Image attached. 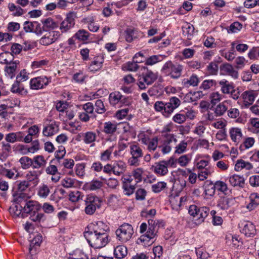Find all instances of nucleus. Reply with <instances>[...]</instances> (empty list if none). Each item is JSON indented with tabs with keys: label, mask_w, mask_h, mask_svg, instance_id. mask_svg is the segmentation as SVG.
Segmentation results:
<instances>
[{
	"label": "nucleus",
	"mask_w": 259,
	"mask_h": 259,
	"mask_svg": "<svg viewBox=\"0 0 259 259\" xmlns=\"http://www.w3.org/2000/svg\"><path fill=\"white\" fill-rule=\"evenodd\" d=\"M66 154L65 148L63 146L58 147V150L55 152V159H53L51 162H54L55 164L59 163L60 161L63 160L64 156Z\"/></svg>",
	"instance_id": "nucleus-46"
},
{
	"label": "nucleus",
	"mask_w": 259,
	"mask_h": 259,
	"mask_svg": "<svg viewBox=\"0 0 259 259\" xmlns=\"http://www.w3.org/2000/svg\"><path fill=\"white\" fill-rule=\"evenodd\" d=\"M166 56L162 55H152L145 59V64L147 65H153L158 62L162 61Z\"/></svg>",
	"instance_id": "nucleus-43"
},
{
	"label": "nucleus",
	"mask_w": 259,
	"mask_h": 259,
	"mask_svg": "<svg viewBox=\"0 0 259 259\" xmlns=\"http://www.w3.org/2000/svg\"><path fill=\"white\" fill-rule=\"evenodd\" d=\"M235 203V200L232 197L222 196L218 200L217 206L222 210L228 209Z\"/></svg>",
	"instance_id": "nucleus-25"
},
{
	"label": "nucleus",
	"mask_w": 259,
	"mask_h": 259,
	"mask_svg": "<svg viewBox=\"0 0 259 259\" xmlns=\"http://www.w3.org/2000/svg\"><path fill=\"white\" fill-rule=\"evenodd\" d=\"M104 62V57L103 55H100L95 56L90 62L89 69L91 72H93L100 71L103 67Z\"/></svg>",
	"instance_id": "nucleus-21"
},
{
	"label": "nucleus",
	"mask_w": 259,
	"mask_h": 259,
	"mask_svg": "<svg viewBox=\"0 0 259 259\" xmlns=\"http://www.w3.org/2000/svg\"><path fill=\"white\" fill-rule=\"evenodd\" d=\"M153 167L154 172L160 176H164L168 172L167 167L163 160L155 163Z\"/></svg>",
	"instance_id": "nucleus-35"
},
{
	"label": "nucleus",
	"mask_w": 259,
	"mask_h": 259,
	"mask_svg": "<svg viewBox=\"0 0 259 259\" xmlns=\"http://www.w3.org/2000/svg\"><path fill=\"white\" fill-rule=\"evenodd\" d=\"M158 77L157 72L148 70L139 76L137 85L141 90H145L149 85L153 84L157 79Z\"/></svg>",
	"instance_id": "nucleus-4"
},
{
	"label": "nucleus",
	"mask_w": 259,
	"mask_h": 259,
	"mask_svg": "<svg viewBox=\"0 0 259 259\" xmlns=\"http://www.w3.org/2000/svg\"><path fill=\"white\" fill-rule=\"evenodd\" d=\"M87 188L90 191H95L100 189L103 186V183L98 180H93L86 184Z\"/></svg>",
	"instance_id": "nucleus-52"
},
{
	"label": "nucleus",
	"mask_w": 259,
	"mask_h": 259,
	"mask_svg": "<svg viewBox=\"0 0 259 259\" xmlns=\"http://www.w3.org/2000/svg\"><path fill=\"white\" fill-rule=\"evenodd\" d=\"M76 18L75 12H70L67 14L66 18L61 22L59 26V29L62 33L67 32L74 26Z\"/></svg>",
	"instance_id": "nucleus-13"
},
{
	"label": "nucleus",
	"mask_w": 259,
	"mask_h": 259,
	"mask_svg": "<svg viewBox=\"0 0 259 259\" xmlns=\"http://www.w3.org/2000/svg\"><path fill=\"white\" fill-rule=\"evenodd\" d=\"M109 101L110 104L115 108H121L128 106L131 104V99L122 95L118 91L112 92L109 94Z\"/></svg>",
	"instance_id": "nucleus-6"
},
{
	"label": "nucleus",
	"mask_w": 259,
	"mask_h": 259,
	"mask_svg": "<svg viewBox=\"0 0 259 259\" xmlns=\"http://www.w3.org/2000/svg\"><path fill=\"white\" fill-rule=\"evenodd\" d=\"M91 33L84 29L78 30L74 34V37L83 43H88L91 40Z\"/></svg>",
	"instance_id": "nucleus-30"
},
{
	"label": "nucleus",
	"mask_w": 259,
	"mask_h": 259,
	"mask_svg": "<svg viewBox=\"0 0 259 259\" xmlns=\"http://www.w3.org/2000/svg\"><path fill=\"white\" fill-rule=\"evenodd\" d=\"M83 110L82 112L86 113L89 115H91L92 117H95L96 116L94 115V106L92 103L88 102L80 106Z\"/></svg>",
	"instance_id": "nucleus-51"
},
{
	"label": "nucleus",
	"mask_w": 259,
	"mask_h": 259,
	"mask_svg": "<svg viewBox=\"0 0 259 259\" xmlns=\"http://www.w3.org/2000/svg\"><path fill=\"white\" fill-rule=\"evenodd\" d=\"M220 69L225 74L231 76L234 79H237L238 77L239 74L238 71L232 65L229 63L223 64L220 67Z\"/></svg>",
	"instance_id": "nucleus-27"
},
{
	"label": "nucleus",
	"mask_w": 259,
	"mask_h": 259,
	"mask_svg": "<svg viewBox=\"0 0 259 259\" xmlns=\"http://www.w3.org/2000/svg\"><path fill=\"white\" fill-rule=\"evenodd\" d=\"M18 64L19 62L17 61H11L7 64L4 69L6 76L11 79L14 78L16 76Z\"/></svg>",
	"instance_id": "nucleus-26"
},
{
	"label": "nucleus",
	"mask_w": 259,
	"mask_h": 259,
	"mask_svg": "<svg viewBox=\"0 0 259 259\" xmlns=\"http://www.w3.org/2000/svg\"><path fill=\"white\" fill-rule=\"evenodd\" d=\"M181 103V102L178 98L172 97L170 98L167 102L156 101L154 105V108L156 111L160 112L163 116L167 118L171 116Z\"/></svg>",
	"instance_id": "nucleus-1"
},
{
	"label": "nucleus",
	"mask_w": 259,
	"mask_h": 259,
	"mask_svg": "<svg viewBox=\"0 0 259 259\" xmlns=\"http://www.w3.org/2000/svg\"><path fill=\"white\" fill-rule=\"evenodd\" d=\"M51 81V78L45 75L34 77L30 80V89L33 90L42 89L48 85Z\"/></svg>",
	"instance_id": "nucleus-12"
},
{
	"label": "nucleus",
	"mask_w": 259,
	"mask_h": 259,
	"mask_svg": "<svg viewBox=\"0 0 259 259\" xmlns=\"http://www.w3.org/2000/svg\"><path fill=\"white\" fill-rule=\"evenodd\" d=\"M41 22L44 25V29L45 31H52L59 27L58 24L51 18L43 19Z\"/></svg>",
	"instance_id": "nucleus-37"
},
{
	"label": "nucleus",
	"mask_w": 259,
	"mask_h": 259,
	"mask_svg": "<svg viewBox=\"0 0 259 259\" xmlns=\"http://www.w3.org/2000/svg\"><path fill=\"white\" fill-rule=\"evenodd\" d=\"M59 124L55 121L51 120L49 123L44 126L42 135L45 137H52L59 131Z\"/></svg>",
	"instance_id": "nucleus-20"
},
{
	"label": "nucleus",
	"mask_w": 259,
	"mask_h": 259,
	"mask_svg": "<svg viewBox=\"0 0 259 259\" xmlns=\"http://www.w3.org/2000/svg\"><path fill=\"white\" fill-rule=\"evenodd\" d=\"M242 232L247 237L253 236L256 233L254 225L250 222H247L244 225Z\"/></svg>",
	"instance_id": "nucleus-38"
},
{
	"label": "nucleus",
	"mask_w": 259,
	"mask_h": 259,
	"mask_svg": "<svg viewBox=\"0 0 259 259\" xmlns=\"http://www.w3.org/2000/svg\"><path fill=\"white\" fill-rule=\"evenodd\" d=\"M26 181L28 182L29 184L32 183L34 186L38 184L39 181L38 172L35 170L28 171L26 175Z\"/></svg>",
	"instance_id": "nucleus-44"
},
{
	"label": "nucleus",
	"mask_w": 259,
	"mask_h": 259,
	"mask_svg": "<svg viewBox=\"0 0 259 259\" xmlns=\"http://www.w3.org/2000/svg\"><path fill=\"white\" fill-rule=\"evenodd\" d=\"M21 207L23 208L24 212L30 214L38 211L41 208L38 202L33 200L25 201L21 204Z\"/></svg>",
	"instance_id": "nucleus-17"
},
{
	"label": "nucleus",
	"mask_w": 259,
	"mask_h": 259,
	"mask_svg": "<svg viewBox=\"0 0 259 259\" xmlns=\"http://www.w3.org/2000/svg\"><path fill=\"white\" fill-rule=\"evenodd\" d=\"M183 67L178 64H174L171 61H167L161 68V72L166 76L172 78H178L182 74Z\"/></svg>",
	"instance_id": "nucleus-7"
},
{
	"label": "nucleus",
	"mask_w": 259,
	"mask_h": 259,
	"mask_svg": "<svg viewBox=\"0 0 259 259\" xmlns=\"http://www.w3.org/2000/svg\"><path fill=\"white\" fill-rule=\"evenodd\" d=\"M115 233L118 240L126 242L132 238L134 234V229L131 225L124 223L116 230Z\"/></svg>",
	"instance_id": "nucleus-8"
},
{
	"label": "nucleus",
	"mask_w": 259,
	"mask_h": 259,
	"mask_svg": "<svg viewBox=\"0 0 259 259\" xmlns=\"http://www.w3.org/2000/svg\"><path fill=\"white\" fill-rule=\"evenodd\" d=\"M213 187L214 188L215 190L221 192L225 194L228 193V188L226 183L221 181H217L213 184Z\"/></svg>",
	"instance_id": "nucleus-53"
},
{
	"label": "nucleus",
	"mask_w": 259,
	"mask_h": 259,
	"mask_svg": "<svg viewBox=\"0 0 259 259\" xmlns=\"http://www.w3.org/2000/svg\"><path fill=\"white\" fill-rule=\"evenodd\" d=\"M117 130V124L114 122L107 121L104 124L102 132L107 135H112Z\"/></svg>",
	"instance_id": "nucleus-39"
},
{
	"label": "nucleus",
	"mask_w": 259,
	"mask_h": 259,
	"mask_svg": "<svg viewBox=\"0 0 259 259\" xmlns=\"http://www.w3.org/2000/svg\"><path fill=\"white\" fill-rule=\"evenodd\" d=\"M58 164L59 166L63 167L64 168L71 170L69 171L68 174L69 175L73 176V172L72 169L74 166V161L71 158L64 159L63 160L60 161Z\"/></svg>",
	"instance_id": "nucleus-36"
},
{
	"label": "nucleus",
	"mask_w": 259,
	"mask_h": 259,
	"mask_svg": "<svg viewBox=\"0 0 259 259\" xmlns=\"http://www.w3.org/2000/svg\"><path fill=\"white\" fill-rule=\"evenodd\" d=\"M166 136V139H164L162 144L159 146V148H161V151L163 154L169 153L171 150V143L172 142L176 143L177 141L174 135H167Z\"/></svg>",
	"instance_id": "nucleus-23"
},
{
	"label": "nucleus",
	"mask_w": 259,
	"mask_h": 259,
	"mask_svg": "<svg viewBox=\"0 0 259 259\" xmlns=\"http://www.w3.org/2000/svg\"><path fill=\"white\" fill-rule=\"evenodd\" d=\"M217 82L213 79L204 80L201 84L199 88L203 91L207 92L212 87H215Z\"/></svg>",
	"instance_id": "nucleus-55"
},
{
	"label": "nucleus",
	"mask_w": 259,
	"mask_h": 259,
	"mask_svg": "<svg viewBox=\"0 0 259 259\" xmlns=\"http://www.w3.org/2000/svg\"><path fill=\"white\" fill-rule=\"evenodd\" d=\"M206 70L209 75H217L219 70L218 62L217 61L211 62L207 66Z\"/></svg>",
	"instance_id": "nucleus-58"
},
{
	"label": "nucleus",
	"mask_w": 259,
	"mask_h": 259,
	"mask_svg": "<svg viewBox=\"0 0 259 259\" xmlns=\"http://www.w3.org/2000/svg\"><path fill=\"white\" fill-rule=\"evenodd\" d=\"M127 253L126 247L124 245L117 246L114 250V254L116 258L121 259L124 258Z\"/></svg>",
	"instance_id": "nucleus-48"
},
{
	"label": "nucleus",
	"mask_w": 259,
	"mask_h": 259,
	"mask_svg": "<svg viewBox=\"0 0 259 259\" xmlns=\"http://www.w3.org/2000/svg\"><path fill=\"white\" fill-rule=\"evenodd\" d=\"M84 236L89 245L94 248H101L105 246L109 242V235L89 233L84 232Z\"/></svg>",
	"instance_id": "nucleus-2"
},
{
	"label": "nucleus",
	"mask_w": 259,
	"mask_h": 259,
	"mask_svg": "<svg viewBox=\"0 0 259 259\" xmlns=\"http://www.w3.org/2000/svg\"><path fill=\"white\" fill-rule=\"evenodd\" d=\"M221 87V91L224 94H229L235 88V85L233 82H230L228 80L223 79L218 82Z\"/></svg>",
	"instance_id": "nucleus-28"
},
{
	"label": "nucleus",
	"mask_w": 259,
	"mask_h": 259,
	"mask_svg": "<svg viewBox=\"0 0 259 259\" xmlns=\"http://www.w3.org/2000/svg\"><path fill=\"white\" fill-rule=\"evenodd\" d=\"M14 56L9 52H5L0 54V63L8 64L13 61Z\"/></svg>",
	"instance_id": "nucleus-54"
},
{
	"label": "nucleus",
	"mask_w": 259,
	"mask_h": 259,
	"mask_svg": "<svg viewBox=\"0 0 259 259\" xmlns=\"http://www.w3.org/2000/svg\"><path fill=\"white\" fill-rule=\"evenodd\" d=\"M114 145L109 147L107 149L102 151L100 153L99 159L103 162H108L111 160L112 158V153L113 152Z\"/></svg>",
	"instance_id": "nucleus-33"
},
{
	"label": "nucleus",
	"mask_w": 259,
	"mask_h": 259,
	"mask_svg": "<svg viewBox=\"0 0 259 259\" xmlns=\"http://www.w3.org/2000/svg\"><path fill=\"white\" fill-rule=\"evenodd\" d=\"M231 140L236 143L239 144L242 140L243 134L240 128L238 127H232L229 131Z\"/></svg>",
	"instance_id": "nucleus-34"
},
{
	"label": "nucleus",
	"mask_w": 259,
	"mask_h": 259,
	"mask_svg": "<svg viewBox=\"0 0 259 259\" xmlns=\"http://www.w3.org/2000/svg\"><path fill=\"white\" fill-rule=\"evenodd\" d=\"M84 212L88 215L93 214L97 209H99L102 203L100 197L92 194L88 195L85 199Z\"/></svg>",
	"instance_id": "nucleus-5"
},
{
	"label": "nucleus",
	"mask_w": 259,
	"mask_h": 259,
	"mask_svg": "<svg viewBox=\"0 0 259 259\" xmlns=\"http://www.w3.org/2000/svg\"><path fill=\"white\" fill-rule=\"evenodd\" d=\"M19 162L21 164V167L24 169H26L32 167V159L27 157L23 156L19 159Z\"/></svg>",
	"instance_id": "nucleus-62"
},
{
	"label": "nucleus",
	"mask_w": 259,
	"mask_h": 259,
	"mask_svg": "<svg viewBox=\"0 0 259 259\" xmlns=\"http://www.w3.org/2000/svg\"><path fill=\"white\" fill-rule=\"evenodd\" d=\"M250 202L246 208L250 211L254 209L259 205V195L257 193L251 194L249 197Z\"/></svg>",
	"instance_id": "nucleus-42"
},
{
	"label": "nucleus",
	"mask_w": 259,
	"mask_h": 259,
	"mask_svg": "<svg viewBox=\"0 0 259 259\" xmlns=\"http://www.w3.org/2000/svg\"><path fill=\"white\" fill-rule=\"evenodd\" d=\"M108 175L113 173L114 175L120 176L123 174L126 169V163L122 160L115 161L113 164L108 163Z\"/></svg>",
	"instance_id": "nucleus-14"
},
{
	"label": "nucleus",
	"mask_w": 259,
	"mask_h": 259,
	"mask_svg": "<svg viewBox=\"0 0 259 259\" xmlns=\"http://www.w3.org/2000/svg\"><path fill=\"white\" fill-rule=\"evenodd\" d=\"M172 120L178 124L184 123L186 119L184 114V110H182L176 113L172 118Z\"/></svg>",
	"instance_id": "nucleus-64"
},
{
	"label": "nucleus",
	"mask_w": 259,
	"mask_h": 259,
	"mask_svg": "<svg viewBox=\"0 0 259 259\" xmlns=\"http://www.w3.org/2000/svg\"><path fill=\"white\" fill-rule=\"evenodd\" d=\"M0 175L4 177L13 180L17 179L20 176L16 167H13L11 169L3 167L0 169Z\"/></svg>",
	"instance_id": "nucleus-24"
},
{
	"label": "nucleus",
	"mask_w": 259,
	"mask_h": 259,
	"mask_svg": "<svg viewBox=\"0 0 259 259\" xmlns=\"http://www.w3.org/2000/svg\"><path fill=\"white\" fill-rule=\"evenodd\" d=\"M46 32L47 33L40 39V44L44 46H48L54 43L61 35L58 31L52 30Z\"/></svg>",
	"instance_id": "nucleus-16"
},
{
	"label": "nucleus",
	"mask_w": 259,
	"mask_h": 259,
	"mask_svg": "<svg viewBox=\"0 0 259 259\" xmlns=\"http://www.w3.org/2000/svg\"><path fill=\"white\" fill-rule=\"evenodd\" d=\"M83 197V195L82 193L76 190L71 191L69 194V199L73 202H76L82 199Z\"/></svg>",
	"instance_id": "nucleus-60"
},
{
	"label": "nucleus",
	"mask_w": 259,
	"mask_h": 259,
	"mask_svg": "<svg viewBox=\"0 0 259 259\" xmlns=\"http://www.w3.org/2000/svg\"><path fill=\"white\" fill-rule=\"evenodd\" d=\"M159 223L160 221L159 220L154 221L149 219L148 220V229L146 233L140 237V240L143 242H151V244L153 243L154 241L152 240L156 237L158 232V228L156 226Z\"/></svg>",
	"instance_id": "nucleus-9"
},
{
	"label": "nucleus",
	"mask_w": 259,
	"mask_h": 259,
	"mask_svg": "<svg viewBox=\"0 0 259 259\" xmlns=\"http://www.w3.org/2000/svg\"><path fill=\"white\" fill-rule=\"evenodd\" d=\"M254 142L255 140L253 138L249 137L245 138L242 144H240L239 149L241 151L248 149L253 145Z\"/></svg>",
	"instance_id": "nucleus-63"
},
{
	"label": "nucleus",
	"mask_w": 259,
	"mask_h": 259,
	"mask_svg": "<svg viewBox=\"0 0 259 259\" xmlns=\"http://www.w3.org/2000/svg\"><path fill=\"white\" fill-rule=\"evenodd\" d=\"M252 165L250 162L245 161L242 159H239L236 161L234 169L236 171H239L243 168H245L246 170H250L252 169Z\"/></svg>",
	"instance_id": "nucleus-45"
},
{
	"label": "nucleus",
	"mask_w": 259,
	"mask_h": 259,
	"mask_svg": "<svg viewBox=\"0 0 259 259\" xmlns=\"http://www.w3.org/2000/svg\"><path fill=\"white\" fill-rule=\"evenodd\" d=\"M51 187L42 184L37 189V195L42 198H46L50 193Z\"/></svg>",
	"instance_id": "nucleus-47"
},
{
	"label": "nucleus",
	"mask_w": 259,
	"mask_h": 259,
	"mask_svg": "<svg viewBox=\"0 0 259 259\" xmlns=\"http://www.w3.org/2000/svg\"><path fill=\"white\" fill-rule=\"evenodd\" d=\"M101 161L94 162L91 166V170L95 174L96 176H101V173L108 175V163L103 165Z\"/></svg>",
	"instance_id": "nucleus-22"
},
{
	"label": "nucleus",
	"mask_w": 259,
	"mask_h": 259,
	"mask_svg": "<svg viewBox=\"0 0 259 259\" xmlns=\"http://www.w3.org/2000/svg\"><path fill=\"white\" fill-rule=\"evenodd\" d=\"M144 173L143 168L138 167L133 169L131 172L135 180V184H137L141 182L142 181V175Z\"/></svg>",
	"instance_id": "nucleus-50"
},
{
	"label": "nucleus",
	"mask_w": 259,
	"mask_h": 259,
	"mask_svg": "<svg viewBox=\"0 0 259 259\" xmlns=\"http://www.w3.org/2000/svg\"><path fill=\"white\" fill-rule=\"evenodd\" d=\"M41 241L42 236L39 234H37L32 237V239L30 240L27 259H33V256L37 253Z\"/></svg>",
	"instance_id": "nucleus-15"
},
{
	"label": "nucleus",
	"mask_w": 259,
	"mask_h": 259,
	"mask_svg": "<svg viewBox=\"0 0 259 259\" xmlns=\"http://www.w3.org/2000/svg\"><path fill=\"white\" fill-rule=\"evenodd\" d=\"M77 181L75 179H72L69 177H65L61 180V185L66 188L75 187Z\"/></svg>",
	"instance_id": "nucleus-57"
},
{
	"label": "nucleus",
	"mask_w": 259,
	"mask_h": 259,
	"mask_svg": "<svg viewBox=\"0 0 259 259\" xmlns=\"http://www.w3.org/2000/svg\"><path fill=\"white\" fill-rule=\"evenodd\" d=\"M141 32L137 29L130 27L125 31V38L128 42H132L134 40L138 38L141 35Z\"/></svg>",
	"instance_id": "nucleus-29"
},
{
	"label": "nucleus",
	"mask_w": 259,
	"mask_h": 259,
	"mask_svg": "<svg viewBox=\"0 0 259 259\" xmlns=\"http://www.w3.org/2000/svg\"><path fill=\"white\" fill-rule=\"evenodd\" d=\"M32 167L33 168L38 169L46 166L47 163L46 160L42 155H37L32 159Z\"/></svg>",
	"instance_id": "nucleus-41"
},
{
	"label": "nucleus",
	"mask_w": 259,
	"mask_h": 259,
	"mask_svg": "<svg viewBox=\"0 0 259 259\" xmlns=\"http://www.w3.org/2000/svg\"><path fill=\"white\" fill-rule=\"evenodd\" d=\"M199 82V78L196 74H192L189 78H185L183 80L182 84L186 88L190 86H197Z\"/></svg>",
	"instance_id": "nucleus-40"
},
{
	"label": "nucleus",
	"mask_w": 259,
	"mask_h": 259,
	"mask_svg": "<svg viewBox=\"0 0 259 259\" xmlns=\"http://www.w3.org/2000/svg\"><path fill=\"white\" fill-rule=\"evenodd\" d=\"M257 95V94L255 91L247 90L241 94L240 98L242 100L243 105L246 107H248L253 104Z\"/></svg>",
	"instance_id": "nucleus-19"
},
{
	"label": "nucleus",
	"mask_w": 259,
	"mask_h": 259,
	"mask_svg": "<svg viewBox=\"0 0 259 259\" xmlns=\"http://www.w3.org/2000/svg\"><path fill=\"white\" fill-rule=\"evenodd\" d=\"M82 138V141L85 144H91V146L95 145V142L97 139V135L95 133L92 131H89L82 133L80 135Z\"/></svg>",
	"instance_id": "nucleus-31"
},
{
	"label": "nucleus",
	"mask_w": 259,
	"mask_h": 259,
	"mask_svg": "<svg viewBox=\"0 0 259 259\" xmlns=\"http://www.w3.org/2000/svg\"><path fill=\"white\" fill-rule=\"evenodd\" d=\"M29 73L25 69H22L16 76V80L12 84L11 91L13 93L20 95H26L27 91L21 82L25 81L29 79Z\"/></svg>",
	"instance_id": "nucleus-3"
},
{
	"label": "nucleus",
	"mask_w": 259,
	"mask_h": 259,
	"mask_svg": "<svg viewBox=\"0 0 259 259\" xmlns=\"http://www.w3.org/2000/svg\"><path fill=\"white\" fill-rule=\"evenodd\" d=\"M99 178L101 180L104 181L107 186L112 189H115L118 185V181L115 178H109L107 179L106 178L103 177V176H101L99 177Z\"/></svg>",
	"instance_id": "nucleus-59"
},
{
	"label": "nucleus",
	"mask_w": 259,
	"mask_h": 259,
	"mask_svg": "<svg viewBox=\"0 0 259 259\" xmlns=\"http://www.w3.org/2000/svg\"><path fill=\"white\" fill-rule=\"evenodd\" d=\"M8 8L9 11L12 12V15L14 16H20L25 13L23 9L13 3L9 4Z\"/></svg>",
	"instance_id": "nucleus-49"
},
{
	"label": "nucleus",
	"mask_w": 259,
	"mask_h": 259,
	"mask_svg": "<svg viewBox=\"0 0 259 259\" xmlns=\"http://www.w3.org/2000/svg\"><path fill=\"white\" fill-rule=\"evenodd\" d=\"M230 184L233 187H239L243 188L245 183V180L243 176L238 175H233L228 178Z\"/></svg>",
	"instance_id": "nucleus-32"
},
{
	"label": "nucleus",
	"mask_w": 259,
	"mask_h": 259,
	"mask_svg": "<svg viewBox=\"0 0 259 259\" xmlns=\"http://www.w3.org/2000/svg\"><path fill=\"white\" fill-rule=\"evenodd\" d=\"M131 156L142 158L143 155L142 149L136 144H132L130 146Z\"/></svg>",
	"instance_id": "nucleus-56"
},
{
	"label": "nucleus",
	"mask_w": 259,
	"mask_h": 259,
	"mask_svg": "<svg viewBox=\"0 0 259 259\" xmlns=\"http://www.w3.org/2000/svg\"><path fill=\"white\" fill-rule=\"evenodd\" d=\"M141 142L147 146V149L150 152L155 151L158 147V138L157 137L150 138L148 136L144 135L141 138Z\"/></svg>",
	"instance_id": "nucleus-18"
},
{
	"label": "nucleus",
	"mask_w": 259,
	"mask_h": 259,
	"mask_svg": "<svg viewBox=\"0 0 259 259\" xmlns=\"http://www.w3.org/2000/svg\"><path fill=\"white\" fill-rule=\"evenodd\" d=\"M109 227L103 221H98L95 223L90 224L85 229L84 232L96 234L98 235L108 234Z\"/></svg>",
	"instance_id": "nucleus-11"
},
{
	"label": "nucleus",
	"mask_w": 259,
	"mask_h": 259,
	"mask_svg": "<svg viewBox=\"0 0 259 259\" xmlns=\"http://www.w3.org/2000/svg\"><path fill=\"white\" fill-rule=\"evenodd\" d=\"M188 212L191 216L198 217V223H201L208 216L209 213V208L206 206L199 207L196 205H191L189 206Z\"/></svg>",
	"instance_id": "nucleus-10"
},
{
	"label": "nucleus",
	"mask_w": 259,
	"mask_h": 259,
	"mask_svg": "<svg viewBox=\"0 0 259 259\" xmlns=\"http://www.w3.org/2000/svg\"><path fill=\"white\" fill-rule=\"evenodd\" d=\"M143 61H144L142 60H134L133 62H128L125 65L124 68L125 69L129 71H136L139 68L138 63L142 62Z\"/></svg>",
	"instance_id": "nucleus-61"
}]
</instances>
